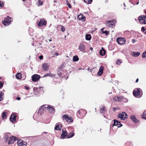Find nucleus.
<instances>
[{"mask_svg":"<svg viewBox=\"0 0 146 146\" xmlns=\"http://www.w3.org/2000/svg\"><path fill=\"white\" fill-rule=\"evenodd\" d=\"M123 34L126 36L131 35V36H138V33L137 32H135L134 31H132L130 32L129 31L127 30L124 31L123 32Z\"/></svg>","mask_w":146,"mask_h":146,"instance_id":"nucleus-1","label":"nucleus"},{"mask_svg":"<svg viewBox=\"0 0 146 146\" xmlns=\"http://www.w3.org/2000/svg\"><path fill=\"white\" fill-rule=\"evenodd\" d=\"M116 22L115 20L107 21L106 22V25L108 27H113L115 26Z\"/></svg>","mask_w":146,"mask_h":146,"instance_id":"nucleus-2","label":"nucleus"},{"mask_svg":"<svg viewBox=\"0 0 146 146\" xmlns=\"http://www.w3.org/2000/svg\"><path fill=\"white\" fill-rule=\"evenodd\" d=\"M139 21L142 24H146V16L141 15L139 17Z\"/></svg>","mask_w":146,"mask_h":146,"instance_id":"nucleus-3","label":"nucleus"},{"mask_svg":"<svg viewBox=\"0 0 146 146\" xmlns=\"http://www.w3.org/2000/svg\"><path fill=\"white\" fill-rule=\"evenodd\" d=\"M116 41L118 44H123L125 43L126 40L124 37H118L116 39Z\"/></svg>","mask_w":146,"mask_h":146,"instance_id":"nucleus-4","label":"nucleus"},{"mask_svg":"<svg viewBox=\"0 0 146 146\" xmlns=\"http://www.w3.org/2000/svg\"><path fill=\"white\" fill-rule=\"evenodd\" d=\"M47 21L44 18L40 19V21L38 23L37 25L39 27H42L46 25Z\"/></svg>","mask_w":146,"mask_h":146,"instance_id":"nucleus-5","label":"nucleus"},{"mask_svg":"<svg viewBox=\"0 0 146 146\" xmlns=\"http://www.w3.org/2000/svg\"><path fill=\"white\" fill-rule=\"evenodd\" d=\"M11 21V18L9 16H7L6 19L4 20L3 24L5 26H6L7 25L8 26L10 24Z\"/></svg>","mask_w":146,"mask_h":146,"instance_id":"nucleus-6","label":"nucleus"},{"mask_svg":"<svg viewBox=\"0 0 146 146\" xmlns=\"http://www.w3.org/2000/svg\"><path fill=\"white\" fill-rule=\"evenodd\" d=\"M127 114L124 112H122L121 114H119L118 115L119 117L123 120L127 118Z\"/></svg>","mask_w":146,"mask_h":146,"instance_id":"nucleus-7","label":"nucleus"},{"mask_svg":"<svg viewBox=\"0 0 146 146\" xmlns=\"http://www.w3.org/2000/svg\"><path fill=\"white\" fill-rule=\"evenodd\" d=\"M40 75L37 74L33 75L31 77L32 80L34 82L38 81L40 79Z\"/></svg>","mask_w":146,"mask_h":146,"instance_id":"nucleus-8","label":"nucleus"},{"mask_svg":"<svg viewBox=\"0 0 146 146\" xmlns=\"http://www.w3.org/2000/svg\"><path fill=\"white\" fill-rule=\"evenodd\" d=\"M113 122V123L112 125V127L114 126H117L118 127H119L122 126V125L121 124L120 122L116 119H114Z\"/></svg>","mask_w":146,"mask_h":146,"instance_id":"nucleus-9","label":"nucleus"},{"mask_svg":"<svg viewBox=\"0 0 146 146\" xmlns=\"http://www.w3.org/2000/svg\"><path fill=\"white\" fill-rule=\"evenodd\" d=\"M85 46L82 42H80L79 44L78 49L81 52H84L85 51Z\"/></svg>","mask_w":146,"mask_h":146,"instance_id":"nucleus-10","label":"nucleus"},{"mask_svg":"<svg viewBox=\"0 0 146 146\" xmlns=\"http://www.w3.org/2000/svg\"><path fill=\"white\" fill-rule=\"evenodd\" d=\"M9 139L10 140H9L8 143L9 144L13 143L17 140V138L14 136L10 137Z\"/></svg>","mask_w":146,"mask_h":146,"instance_id":"nucleus-11","label":"nucleus"},{"mask_svg":"<svg viewBox=\"0 0 146 146\" xmlns=\"http://www.w3.org/2000/svg\"><path fill=\"white\" fill-rule=\"evenodd\" d=\"M17 116L15 113L11 114L10 118V120L13 123L15 122L16 121Z\"/></svg>","mask_w":146,"mask_h":146,"instance_id":"nucleus-12","label":"nucleus"},{"mask_svg":"<svg viewBox=\"0 0 146 146\" xmlns=\"http://www.w3.org/2000/svg\"><path fill=\"white\" fill-rule=\"evenodd\" d=\"M140 91L137 89H135L133 92V94L135 96H139L140 95Z\"/></svg>","mask_w":146,"mask_h":146,"instance_id":"nucleus-13","label":"nucleus"},{"mask_svg":"<svg viewBox=\"0 0 146 146\" xmlns=\"http://www.w3.org/2000/svg\"><path fill=\"white\" fill-rule=\"evenodd\" d=\"M68 136L67 135V131L66 130H64L63 129L62 130V133L61 134V138L64 139L65 138V137Z\"/></svg>","mask_w":146,"mask_h":146,"instance_id":"nucleus-14","label":"nucleus"},{"mask_svg":"<svg viewBox=\"0 0 146 146\" xmlns=\"http://www.w3.org/2000/svg\"><path fill=\"white\" fill-rule=\"evenodd\" d=\"M42 68L44 71H47L49 68V66L46 63H44L42 64Z\"/></svg>","mask_w":146,"mask_h":146,"instance_id":"nucleus-15","label":"nucleus"},{"mask_svg":"<svg viewBox=\"0 0 146 146\" xmlns=\"http://www.w3.org/2000/svg\"><path fill=\"white\" fill-rule=\"evenodd\" d=\"M46 106L45 105H43L40 107L39 110L38 111V112L40 114L44 112V110L46 108Z\"/></svg>","mask_w":146,"mask_h":146,"instance_id":"nucleus-16","label":"nucleus"},{"mask_svg":"<svg viewBox=\"0 0 146 146\" xmlns=\"http://www.w3.org/2000/svg\"><path fill=\"white\" fill-rule=\"evenodd\" d=\"M46 109L47 110L49 111L50 112L54 113L55 110L54 108L51 107L50 106H48L47 107H46Z\"/></svg>","mask_w":146,"mask_h":146,"instance_id":"nucleus-17","label":"nucleus"},{"mask_svg":"<svg viewBox=\"0 0 146 146\" xmlns=\"http://www.w3.org/2000/svg\"><path fill=\"white\" fill-rule=\"evenodd\" d=\"M78 18L79 20H82L84 21H85L86 18L85 16H83V15H80L78 16Z\"/></svg>","mask_w":146,"mask_h":146,"instance_id":"nucleus-18","label":"nucleus"},{"mask_svg":"<svg viewBox=\"0 0 146 146\" xmlns=\"http://www.w3.org/2000/svg\"><path fill=\"white\" fill-rule=\"evenodd\" d=\"M65 66V62H63L61 65V66L58 68V70L62 71L63 69L64 68Z\"/></svg>","mask_w":146,"mask_h":146,"instance_id":"nucleus-19","label":"nucleus"},{"mask_svg":"<svg viewBox=\"0 0 146 146\" xmlns=\"http://www.w3.org/2000/svg\"><path fill=\"white\" fill-rule=\"evenodd\" d=\"M104 28H103L101 29V30L100 33L103 34H105L107 36L109 34V31L106 30L105 31H104Z\"/></svg>","mask_w":146,"mask_h":146,"instance_id":"nucleus-20","label":"nucleus"},{"mask_svg":"<svg viewBox=\"0 0 146 146\" xmlns=\"http://www.w3.org/2000/svg\"><path fill=\"white\" fill-rule=\"evenodd\" d=\"M131 118L134 122L135 123H138L139 122L138 120L137 119L135 116L131 115Z\"/></svg>","mask_w":146,"mask_h":146,"instance_id":"nucleus-21","label":"nucleus"},{"mask_svg":"<svg viewBox=\"0 0 146 146\" xmlns=\"http://www.w3.org/2000/svg\"><path fill=\"white\" fill-rule=\"evenodd\" d=\"M62 127V125L60 124H59L55 126V129L57 130H61Z\"/></svg>","mask_w":146,"mask_h":146,"instance_id":"nucleus-22","label":"nucleus"},{"mask_svg":"<svg viewBox=\"0 0 146 146\" xmlns=\"http://www.w3.org/2000/svg\"><path fill=\"white\" fill-rule=\"evenodd\" d=\"M106 53V51L103 48H102V49L101 50L100 52V54L102 56H104Z\"/></svg>","mask_w":146,"mask_h":146,"instance_id":"nucleus-23","label":"nucleus"},{"mask_svg":"<svg viewBox=\"0 0 146 146\" xmlns=\"http://www.w3.org/2000/svg\"><path fill=\"white\" fill-rule=\"evenodd\" d=\"M48 76L50 77H54L55 76V74H52L50 73H48L45 74L44 76V77Z\"/></svg>","mask_w":146,"mask_h":146,"instance_id":"nucleus-24","label":"nucleus"},{"mask_svg":"<svg viewBox=\"0 0 146 146\" xmlns=\"http://www.w3.org/2000/svg\"><path fill=\"white\" fill-rule=\"evenodd\" d=\"M79 58L77 55L74 56L73 58V60L74 62H77L79 60Z\"/></svg>","mask_w":146,"mask_h":146,"instance_id":"nucleus-25","label":"nucleus"},{"mask_svg":"<svg viewBox=\"0 0 146 146\" xmlns=\"http://www.w3.org/2000/svg\"><path fill=\"white\" fill-rule=\"evenodd\" d=\"M7 113L6 112H3L2 115V118L3 119H5L6 118V116Z\"/></svg>","mask_w":146,"mask_h":146,"instance_id":"nucleus-26","label":"nucleus"},{"mask_svg":"<svg viewBox=\"0 0 146 146\" xmlns=\"http://www.w3.org/2000/svg\"><path fill=\"white\" fill-rule=\"evenodd\" d=\"M4 93L1 92H0V101L3 100V96L4 95Z\"/></svg>","mask_w":146,"mask_h":146,"instance_id":"nucleus-27","label":"nucleus"},{"mask_svg":"<svg viewBox=\"0 0 146 146\" xmlns=\"http://www.w3.org/2000/svg\"><path fill=\"white\" fill-rule=\"evenodd\" d=\"M22 78L21 77V73H17L16 75V78L18 79H21Z\"/></svg>","mask_w":146,"mask_h":146,"instance_id":"nucleus-28","label":"nucleus"},{"mask_svg":"<svg viewBox=\"0 0 146 146\" xmlns=\"http://www.w3.org/2000/svg\"><path fill=\"white\" fill-rule=\"evenodd\" d=\"M74 133L72 132H70L69 135H68V138H70L73 137L74 135Z\"/></svg>","mask_w":146,"mask_h":146,"instance_id":"nucleus-29","label":"nucleus"},{"mask_svg":"<svg viewBox=\"0 0 146 146\" xmlns=\"http://www.w3.org/2000/svg\"><path fill=\"white\" fill-rule=\"evenodd\" d=\"M23 141L21 140H20L18 141L17 142L18 145L19 146H21L22 144L23 145Z\"/></svg>","mask_w":146,"mask_h":146,"instance_id":"nucleus-30","label":"nucleus"},{"mask_svg":"<svg viewBox=\"0 0 146 146\" xmlns=\"http://www.w3.org/2000/svg\"><path fill=\"white\" fill-rule=\"evenodd\" d=\"M133 54L134 55V56L136 57L139 56L140 55V53L134 52H133Z\"/></svg>","mask_w":146,"mask_h":146,"instance_id":"nucleus-31","label":"nucleus"},{"mask_svg":"<svg viewBox=\"0 0 146 146\" xmlns=\"http://www.w3.org/2000/svg\"><path fill=\"white\" fill-rule=\"evenodd\" d=\"M66 121L68 122H73V120L70 118V117H68L67 119H66Z\"/></svg>","mask_w":146,"mask_h":146,"instance_id":"nucleus-32","label":"nucleus"},{"mask_svg":"<svg viewBox=\"0 0 146 146\" xmlns=\"http://www.w3.org/2000/svg\"><path fill=\"white\" fill-rule=\"evenodd\" d=\"M62 71L58 70V74L60 77L62 76Z\"/></svg>","mask_w":146,"mask_h":146,"instance_id":"nucleus-33","label":"nucleus"},{"mask_svg":"<svg viewBox=\"0 0 146 146\" xmlns=\"http://www.w3.org/2000/svg\"><path fill=\"white\" fill-rule=\"evenodd\" d=\"M142 118L145 119H146V111H145L143 112V116Z\"/></svg>","mask_w":146,"mask_h":146,"instance_id":"nucleus-34","label":"nucleus"},{"mask_svg":"<svg viewBox=\"0 0 146 146\" xmlns=\"http://www.w3.org/2000/svg\"><path fill=\"white\" fill-rule=\"evenodd\" d=\"M122 60L120 59H118L116 62V63L117 64L119 65L121 63Z\"/></svg>","mask_w":146,"mask_h":146,"instance_id":"nucleus-35","label":"nucleus"},{"mask_svg":"<svg viewBox=\"0 0 146 146\" xmlns=\"http://www.w3.org/2000/svg\"><path fill=\"white\" fill-rule=\"evenodd\" d=\"M118 101L120 102L123 100V97L121 96H118Z\"/></svg>","mask_w":146,"mask_h":146,"instance_id":"nucleus-36","label":"nucleus"},{"mask_svg":"<svg viewBox=\"0 0 146 146\" xmlns=\"http://www.w3.org/2000/svg\"><path fill=\"white\" fill-rule=\"evenodd\" d=\"M68 117V116L66 115H63L62 117V119H65L66 121V119H67Z\"/></svg>","mask_w":146,"mask_h":146,"instance_id":"nucleus-37","label":"nucleus"},{"mask_svg":"<svg viewBox=\"0 0 146 146\" xmlns=\"http://www.w3.org/2000/svg\"><path fill=\"white\" fill-rule=\"evenodd\" d=\"M105 107L104 106H103L102 108H101L100 110V112L101 113H103V111H102V110L104 111L105 110Z\"/></svg>","mask_w":146,"mask_h":146,"instance_id":"nucleus-38","label":"nucleus"},{"mask_svg":"<svg viewBox=\"0 0 146 146\" xmlns=\"http://www.w3.org/2000/svg\"><path fill=\"white\" fill-rule=\"evenodd\" d=\"M60 26L61 27V31L62 32L64 31L66 29L65 28L64 26L62 25H60Z\"/></svg>","mask_w":146,"mask_h":146,"instance_id":"nucleus-39","label":"nucleus"},{"mask_svg":"<svg viewBox=\"0 0 146 146\" xmlns=\"http://www.w3.org/2000/svg\"><path fill=\"white\" fill-rule=\"evenodd\" d=\"M66 4L70 8H72L71 5L69 3V2L68 1H66Z\"/></svg>","mask_w":146,"mask_h":146,"instance_id":"nucleus-40","label":"nucleus"},{"mask_svg":"<svg viewBox=\"0 0 146 146\" xmlns=\"http://www.w3.org/2000/svg\"><path fill=\"white\" fill-rule=\"evenodd\" d=\"M9 137L7 135H5L4 139H5V142H7L8 139H9Z\"/></svg>","mask_w":146,"mask_h":146,"instance_id":"nucleus-41","label":"nucleus"},{"mask_svg":"<svg viewBox=\"0 0 146 146\" xmlns=\"http://www.w3.org/2000/svg\"><path fill=\"white\" fill-rule=\"evenodd\" d=\"M142 56L143 58L146 57V51L143 52L142 54Z\"/></svg>","mask_w":146,"mask_h":146,"instance_id":"nucleus-42","label":"nucleus"},{"mask_svg":"<svg viewBox=\"0 0 146 146\" xmlns=\"http://www.w3.org/2000/svg\"><path fill=\"white\" fill-rule=\"evenodd\" d=\"M102 73V72H100V71H99L97 74V75L98 76H100L101 75Z\"/></svg>","mask_w":146,"mask_h":146,"instance_id":"nucleus-43","label":"nucleus"},{"mask_svg":"<svg viewBox=\"0 0 146 146\" xmlns=\"http://www.w3.org/2000/svg\"><path fill=\"white\" fill-rule=\"evenodd\" d=\"M104 69V66H101L99 70V71H100V72H103Z\"/></svg>","mask_w":146,"mask_h":146,"instance_id":"nucleus-44","label":"nucleus"},{"mask_svg":"<svg viewBox=\"0 0 146 146\" xmlns=\"http://www.w3.org/2000/svg\"><path fill=\"white\" fill-rule=\"evenodd\" d=\"M113 100L115 101H118V97L115 96L113 98Z\"/></svg>","mask_w":146,"mask_h":146,"instance_id":"nucleus-45","label":"nucleus"},{"mask_svg":"<svg viewBox=\"0 0 146 146\" xmlns=\"http://www.w3.org/2000/svg\"><path fill=\"white\" fill-rule=\"evenodd\" d=\"M38 3L40 5H42L43 3L42 1L40 0H38Z\"/></svg>","mask_w":146,"mask_h":146,"instance_id":"nucleus-46","label":"nucleus"},{"mask_svg":"<svg viewBox=\"0 0 146 146\" xmlns=\"http://www.w3.org/2000/svg\"><path fill=\"white\" fill-rule=\"evenodd\" d=\"M31 30H29V35L31 36H33V32H31V33H30V32L31 31Z\"/></svg>","mask_w":146,"mask_h":146,"instance_id":"nucleus-47","label":"nucleus"},{"mask_svg":"<svg viewBox=\"0 0 146 146\" xmlns=\"http://www.w3.org/2000/svg\"><path fill=\"white\" fill-rule=\"evenodd\" d=\"M122 35H123L121 33H119L117 34L116 36H121Z\"/></svg>","mask_w":146,"mask_h":146,"instance_id":"nucleus-48","label":"nucleus"},{"mask_svg":"<svg viewBox=\"0 0 146 146\" xmlns=\"http://www.w3.org/2000/svg\"><path fill=\"white\" fill-rule=\"evenodd\" d=\"M146 30V29H145L144 27H142L141 28V31H143V32H144L145 30Z\"/></svg>","mask_w":146,"mask_h":146,"instance_id":"nucleus-49","label":"nucleus"},{"mask_svg":"<svg viewBox=\"0 0 146 146\" xmlns=\"http://www.w3.org/2000/svg\"><path fill=\"white\" fill-rule=\"evenodd\" d=\"M92 37H85L86 39L87 40H90L91 39Z\"/></svg>","mask_w":146,"mask_h":146,"instance_id":"nucleus-50","label":"nucleus"},{"mask_svg":"<svg viewBox=\"0 0 146 146\" xmlns=\"http://www.w3.org/2000/svg\"><path fill=\"white\" fill-rule=\"evenodd\" d=\"M3 83L2 82L0 81V88H2L3 87Z\"/></svg>","mask_w":146,"mask_h":146,"instance_id":"nucleus-51","label":"nucleus"},{"mask_svg":"<svg viewBox=\"0 0 146 146\" xmlns=\"http://www.w3.org/2000/svg\"><path fill=\"white\" fill-rule=\"evenodd\" d=\"M0 6L2 7H3V3L1 1H0Z\"/></svg>","mask_w":146,"mask_h":146,"instance_id":"nucleus-52","label":"nucleus"},{"mask_svg":"<svg viewBox=\"0 0 146 146\" xmlns=\"http://www.w3.org/2000/svg\"><path fill=\"white\" fill-rule=\"evenodd\" d=\"M80 114V110H78L77 112V115H79Z\"/></svg>","mask_w":146,"mask_h":146,"instance_id":"nucleus-53","label":"nucleus"},{"mask_svg":"<svg viewBox=\"0 0 146 146\" xmlns=\"http://www.w3.org/2000/svg\"><path fill=\"white\" fill-rule=\"evenodd\" d=\"M39 58L40 60H42L43 58V56L42 55H40L39 57Z\"/></svg>","mask_w":146,"mask_h":146,"instance_id":"nucleus-54","label":"nucleus"},{"mask_svg":"<svg viewBox=\"0 0 146 146\" xmlns=\"http://www.w3.org/2000/svg\"><path fill=\"white\" fill-rule=\"evenodd\" d=\"M25 89L27 90H29L30 89V88L29 87L25 86Z\"/></svg>","mask_w":146,"mask_h":146,"instance_id":"nucleus-55","label":"nucleus"},{"mask_svg":"<svg viewBox=\"0 0 146 146\" xmlns=\"http://www.w3.org/2000/svg\"><path fill=\"white\" fill-rule=\"evenodd\" d=\"M85 36H91L90 34H86Z\"/></svg>","mask_w":146,"mask_h":146,"instance_id":"nucleus-56","label":"nucleus"},{"mask_svg":"<svg viewBox=\"0 0 146 146\" xmlns=\"http://www.w3.org/2000/svg\"><path fill=\"white\" fill-rule=\"evenodd\" d=\"M132 41L133 42V43H135V42H136V40L135 39H133L132 40Z\"/></svg>","mask_w":146,"mask_h":146,"instance_id":"nucleus-57","label":"nucleus"},{"mask_svg":"<svg viewBox=\"0 0 146 146\" xmlns=\"http://www.w3.org/2000/svg\"><path fill=\"white\" fill-rule=\"evenodd\" d=\"M54 54L56 56H58L59 54L57 52H56Z\"/></svg>","mask_w":146,"mask_h":146,"instance_id":"nucleus-58","label":"nucleus"},{"mask_svg":"<svg viewBox=\"0 0 146 146\" xmlns=\"http://www.w3.org/2000/svg\"><path fill=\"white\" fill-rule=\"evenodd\" d=\"M16 99L17 100H19L21 99V98L19 97H18Z\"/></svg>","mask_w":146,"mask_h":146,"instance_id":"nucleus-59","label":"nucleus"},{"mask_svg":"<svg viewBox=\"0 0 146 146\" xmlns=\"http://www.w3.org/2000/svg\"><path fill=\"white\" fill-rule=\"evenodd\" d=\"M87 1L86 0H84V2H85V3H87Z\"/></svg>","mask_w":146,"mask_h":146,"instance_id":"nucleus-60","label":"nucleus"},{"mask_svg":"<svg viewBox=\"0 0 146 146\" xmlns=\"http://www.w3.org/2000/svg\"><path fill=\"white\" fill-rule=\"evenodd\" d=\"M139 81V79L138 78L136 80V82H137Z\"/></svg>","mask_w":146,"mask_h":146,"instance_id":"nucleus-61","label":"nucleus"},{"mask_svg":"<svg viewBox=\"0 0 146 146\" xmlns=\"http://www.w3.org/2000/svg\"><path fill=\"white\" fill-rule=\"evenodd\" d=\"M57 2V1L56 0H54V3H56Z\"/></svg>","mask_w":146,"mask_h":146,"instance_id":"nucleus-62","label":"nucleus"},{"mask_svg":"<svg viewBox=\"0 0 146 146\" xmlns=\"http://www.w3.org/2000/svg\"><path fill=\"white\" fill-rule=\"evenodd\" d=\"M90 49L92 50H93V48L92 47H91L90 48Z\"/></svg>","mask_w":146,"mask_h":146,"instance_id":"nucleus-63","label":"nucleus"},{"mask_svg":"<svg viewBox=\"0 0 146 146\" xmlns=\"http://www.w3.org/2000/svg\"><path fill=\"white\" fill-rule=\"evenodd\" d=\"M144 34H145V35H146V31H145V32H144Z\"/></svg>","mask_w":146,"mask_h":146,"instance_id":"nucleus-64","label":"nucleus"}]
</instances>
